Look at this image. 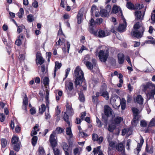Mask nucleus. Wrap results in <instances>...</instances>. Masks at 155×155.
Instances as JSON below:
<instances>
[{"instance_id":"obj_12","label":"nucleus","mask_w":155,"mask_h":155,"mask_svg":"<svg viewBox=\"0 0 155 155\" xmlns=\"http://www.w3.org/2000/svg\"><path fill=\"white\" fill-rule=\"evenodd\" d=\"M124 60V55L121 53H119L118 54V61L120 64H122Z\"/></svg>"},{"instance_id":"obj_4","label":"nucleus","mask_w":155,"mask_h":155,"mask_svg":"<svg viewBox=\"0 0 155 155\" xmlns=\"http://www.w3.org/2000/svg\"><path fill=\"white\" fill-rule=\"evenodd\" d=\"M109 50H101L98 53V56L101 61L105 62L109 56Z\"/></svg>"},{"instance_id":"obj_48","label":"nucleus","mask_w":155,"mask_h":155,"mask_svg":"<svg viewBox=\"0 0 155 155\" xmlns=\"http://www.w3.org/2000/svg\"><path fill=\"white\" fill-rule=\"evenodd\" d=\"M155 126V119L153 118L150 122L149 124V127Z\"/></svg>"},{"instance_id":"obj_61","label":"nucleus","mask_w":155,"mask_h":155,"mask_svg":"<svg viewBox=\"0 0 155 155\" xmlns=\"http://www.w3.org/2000/svg\"><path fill=\"white\" fill-rule=\"evenodd\" d=\"M84 50H87V49L84 46L82 45L80 50L78 51V52L81 53Z\"/></svg>"},{"instance_id":"obj_34","label":"nucleus","mask_w":155,"mask_h":155,"mask_svg":"<svg viewBox=\"0 0 155 155\" xmlns=\"http://www.w3.org/2000/svg\"><path fill=\"white\" fill-rule=\"evenodd\" d=\"M142 25L141 21L137 22L134 25V29H137Z\"/></svg>"},{"instance_id":"obj_62","label":"nucleus","mask_w":155,"mask_h":155,"mask_svg":"<svg viewBox=\"0 0 155 155\" xmlns=\"http://www.w3.org/2000/svg\"><path fill=\"white\" fill-rule=\"evenodd\" d=\"M103 139V137H100L99 138L98 137L96 141L98 142L99 144H100L102 142Z\"/></svg>"},{"instance_id":"obj_19","label":"nucleus","mask_w":155,"mask_h":155,"mask_svg":"<svg viewBox=\"0 0 155 155\" xmlns=\"http://www.w3.org/2000/svg\"><path fill=\"white\" fill-rule=\"evenodd\" d=\"M109 12L105 9H101L100 11V14L102 17H105L107 16Z\"/></svg>"},{"instance_id":"obj_7","label":"nucleus","mask_w":155,"mask_h":155,"mask_svg":"<svg viewBox=\"0 0 155 155\" xmlns=\"http://www.w3.org/2000/svg\"><path fill=\"white\" fill-rule=\"evenodd\" d=\"M104 111L105 115L108 117L110 115L112 114L111 109L107 105H105L104 107Z\"/></svg>"},{"instance_id":"obj_45","label":"nucleus","mask_w":155,"mask_h":155,"mask_svg":"<svg viewBox=\"0 0 155 155\" xmlns=\"http://www.w3.org/2000/svg\"><path fill=\"white\" fill-rule=\"evenodd\" d=\"M89 29V31L91 33L95 35H97V31L95 30L92 27H90Z\"/></svg>"},{"instance_id":"obj_50","label":"nucleus","mask_w":155,"mask_h":155,"mask_svg":"<svg viewBox=\"0 0 155 155\" xmlns=\"http://www.w3.org/2000/svg\"><path fill=\"white\" fill-rule=\"evenodd\" d=\"M23 104L25 105H28V98L26 94H25L23 99Z\"/></svg>"},{"instance_id":"obj_41","label":"nucleus","mask_w":155,"mask_h":155,"mask_svg":"<svg viewBox=\"0 0 155 155\" xmlns=\"http://www.w3.org/2000/svg\"><path fill=\"white\" fill-rule=\"evenodd\" d=\"M63 148L64 151V153L66 152H68L69 150V147L66 143H64L63 145Z\"/></svg>"},{"instance_id":"obj_15","label":"nucleus","mask_w":155,"mask_h":155,"mask_svg":"<svg viewBox=\"0 0 155 155\" xmlns=\"http://www.w3.org/2000/svg\"><path fill=\"white\" fill-rule=\"evenodd\" d=\"M61 65L62 64L61 63H59L58 62V61H56L55 62V65L54 73V78H55V77L57 70L59 69L61 67Z\"/></svg>"},{"instance_id":"obj_37","label":"nucleus","mask_w":155,"mask_h":155,"mask_svg":"<svg viewBox=\"0 0 155 155\" xmlns=\"http://www.w3.org/2000/svg\"><path fill=\"white\" fill-rule=\"evenodd\" d=\"M49 79L47 77H45L43 80V83L45 85H46L49 84Z\"/></svg>"},{"instance_id":"obj_5","label":"nucleus","mask_w":155,"mask_h":155,"mask_svg":"<svg viewBox=\"0 0 155 155\" xmlns=\"http://www.w3.org/2000/svg\"><path fill=\"white\" fill-rule=\"evenodd\" d=\"M145 12V11H143V12H142L140 10L135 11L134 13L135 19L140 20H143Z\"/></svg>"},{"instance_id":"obj_58","label":"nucleus","mask_w":155,"mask_h":155,"mask_svg":"<svg viewBox=\"0 0 155 155\" xmlns=\"http://www.w3.org/2000/svg\"><path fill=\"white\" fill-rule=\"evenodd\" d=\"M98 137V136L96 134H94L92 135V138L94 141H96Z\"/></svg>"},{"instance_id":"obj_26","label":"nucleus","mask_w":155,"mask_h":155,"mask_svg":"<svg viewBox=\"0 0 155 155\" xmlns=\"http://www.w3.org/2000/svg\"><path fill=\"white\" fill-rule=\"evenodd\" d=\"M66 86L68 88L67 90H73L74 88L73 84L71 82H69L66 84Z\"/></svg>"},{"instance_id":"obj_39","label":"nucleus","mask_w":155,"mask_h":155,"mask_svg":"<svg viewBox=\"0 0 155 155\" xmlns=\"http://www.w3.org/2000/svg\"><path fill=\"white\" fill-rule=\"evenodd\" d=\"M116 127V126L114 125L110 124L108 126V128L109 131L113 132Z\"/></svg>"},{"instance_id":"obj_22","label":"nucleus","mask_w":155,"mask_h":155,"mask_svg":"<svg viewBox=\"0 0 155 155\" xmlns=\"http://www.w3.org/2000/svg\"><path fill=\"white\" fill-rule=\"evenodd\" d=\"M19 138L16 136L13 137L12 139V145L16 144L17 143H19Z\"/></svg>"},{"instance_id":"obj_44","label":"nucleus","mask_w":155,"mask_h":155,"mask_svg":"<svg viewBox=\"0 0 155 155\" xmlns=\"http://www.w3.org/2000/svg\"><path fill=\"white\" fill-rule=\"evenodd\" d=\"M28 21L29 22H31L34 20L33 16L31 14L28 15L27 17Z\"/></svg>"},{"instance_id":"obj_25","label":"nucleus","mask_w":155,"mask_h":155,"mask_svg":"<svg viewBox=\"0 0 155 155\" xmlns=\"http://www.w3.org/2000/svg\"><path fill=\"white\" fill-rule=\"evenodd\" d=\"M12 147H13L14 150L16 151H19L20 147V143H17L16 144L12 145Z\"/></svg>"},{"instance_id":"obj_40","label":"nucleus","mask_w":155,"mask_h":155,"mask_svg":"<svg viewBox=\"0 0 155 155\" xmlns=\"http://www.w3.org/2000/svg\"><path fill=\"white\" fill-rule=\"evenodd\" d=\"M18 27L17 32L19 34L22 31L23 29L25 28V27L23 25H21L19 26H17Z\"/></svg>"},{"instance_id":"obj_9","label":"nucleus","mask_w":155,"mask_h":155,"mask_svg":"<svg viewBox=\"0 0 155 155\" xmlns=\"http://www.w3.org/2000/svg\"><path fill=\"white\" fill-rule=\"evenodd\" d=\"M123 21L124 24H120L118 28V31L121 32H123L126 28L127 24L125 19L124 18L123 19Z\"/></svg>"},{"instance_id":"obj_59","label":"nucleus","mask_w":155,"mask_h":155,"mask_svg":"<svg viewBox=\"0 0 155 155\" xmlns=\"http://www.w3.org/2000/svg\"><path fill=\"white\" fill-rule=\"evenodd\" d=\"M22 43L21 41V40L20 39L18 38L15 41V44L18 46L20 45Z\"/></svg>"},{"instance_id":"obj_28","label":"nucleus","mask_w":155,"mask_h":155,"mask_svg":"<svg viewBox=\"0 0 155 155\" xmlns=\"http://www.w3.org/2000/svg\"><path fill=\"white\" fill-rule=\"evenodd\" d=\"M46 109V107L45 104H42L41 105V107L39 108V112L40 114H42L45 111Z\"/></svg>"},{"instance_id":"obj_24","label":"nucleus","mask_w":155,"mask_h":155,"mask_svg":"<svg viewBox=\"0 0 155 155\" xmlns=\"http://www.w3.org/2000/svg\"><path fill=\"white\" fill-rule=\"evenodd\" d=\"M132 110L133 113L134 117L137 116V117H140L139 115V111L138 109L136 108L133 107Z\"/></svg>"},{"instance_id":"obj_3","label":"nucleus","mask_w":155,"mask_h":155,"mask_svg":"<svg viewBox=\"0 0 155 155\" xmlns=\"http://www.w3.org/2000/svg\"><path fill=\"white\" fill-rule=\"evenodd\" d=\"M55 133V132H53L51 134L50 137L49 141L51 146L52 147V149L54 151V155H60L59 150L58 149L54 147L57 143V141L54 138Z\"/></svg>"},{"instance_id":"obj_42","label":"nucleus","mask_w":155,"mask_h":155,"mask_svg":"<svg viewBox=\"0 0 155 155\" xmlns=\"http://www.w3.org/2000/svg\"><path fill=\"white\" fill-rule=\"evenodd\" d=\"M79 99L81 102H84L85 100V98L83 94L81 92L79 94Z\"/></svg>"},{"instance_id":"obj_29","label":"nucleus","mask_w":155,"mask_h":155,"mask_svg":"<svg viewBox=\"0 0 155 155\" xmlns=\"http://www.w3.org/2000/svg\"><path fill=\"white\" fill-rule=\"evenodd\" d=\"M2 146L3 148L5 147L7 144V141L6 139L2 138L1 140Z\"/></svg>"},{"instance_id":"obj_16","label":"nucleus","mask_w":155,"mask_h":155,"mask_svg":"<svg viewBox=\"0 0 155 155\" xmlns=\"http://www.w3.org/2000/svg\"><path fill=\"white\" fill-rule=\"evenodd\" d=\"M71 125L70 124V125H68V127L67 128L66 130V134L69 136L70 138H71L73 137V134L71 132Z\"/></svg>"},{"instance_id":"obj_49","label":"nucleus","mask_w":155,"mask_h":155,"mask_svg":"<svg viewBox=\"0 0 155 155\" xmlns=\"http://www.w3.org/2000/svg\"><path fill=\"white\" fill-rule=\"evenodd\" d=\"M65 41L64 39L63 38H62L61 39L60 38L58 41L56 43V45H60L62 44V43H64Z\"/></svg>"},{"instance_id":"obj_14","label":"nucleus","mask_w":155,"mask_h":155,"mask_svg":"<svg viewBox=\"0 0 155 155\" xmlns=\"http://www.w3.org/2000/svg\"><path fill=\"white\" fill-rule=\"evenodd\" d=\"M110 35V32H106L103 30L99 31L98 32V36L100 38H103L107 36Z\"/></svg>"},{"instance_id":"obj_38","label":"nucleus","mask_w":155,"mask_h":155,"mask_svg":"<svg viewBox=\"0 0 155 155\" xmlns=\"http://www.w3.org/2000/svg\"><path fill=\"white\" fill-rule=\"evenodd\" d=\"M24 14V9L22 8H21L19 10V12L17 13L18 15L20 18L22 17L23 14Z\"/></svg>"},{"instance_id":"obj_36","label":"nucleus","mask_w":155,"mask_h":155,"mask_svg":"<svg viewBox=\"0 0 155 155\" xmlns=\"http://www.w3.org/2000/svg\"><path fill=\"white\" fill-rule=\"evenodd\" d=\"M39 154V155H45L44 148L42 147H39L38 149Z\"/></svg>"},{"instance_id":"obj_43","label":"nucleus","mask_w":155,"mask_h":155,"mask_svg":"<svg viewBox=\"0 0 155 155\" xmlns=\"http://www.w3.org/2000/svg\"><path fill=\"white\" fill-rule=\"evenodd\" d=\"M101 95L105 98L106 100H108L109 98L108 94L107 92L106 91L103 92Z\"/></svg>"},{"instance_id":"obj_51","label":"nucleus","mask_w":155,"mask_h":155,"mask_svg":"<svg viewBox=\"0 0 155 155\" xmlns=\"http://www.w3.org/2000/svg\"><path fill=\"white\" fill-rule=\"evenodd\" d=\"M122 120V118L119 117L115 118L114 119V121L117 124H119Z\"/></svg>"},{"instance_id":"obj_20","label":"nucleus","mask_w":155,"mask_h":155,"mask_svg":"<svg viewBox=\"0 0 155 155\" xmlns=\"http://www.w3.org/2000/svg\"><path fill=\"white\" fill-rule=\"evenodd\" d=\"M112 11L113 13H116L118 12H120L122 14V12L121 8L119 7L116 5H114L112 9Z\"/></svg>"},{"instance_id":"obj_10","label":"nucleus","mask_w":155,"mask_h":155,"mask_svg":"<svg viewBox=\"0 0 155 155\" xmlns=\"http://www.w3.org/2000/svg\"><path fill=\"white\" fill-rule=\"evenodd\" d=\"M66 110L67 113L69 115H72L74 114V111L71 106L67 104L66 105Z\"/></svg>"},{"instance_id":"obj_17","label":"nucleus","mask_w":155,"mask_h":155,"mask_svg":"<svg viewBox=\"0 0 155 155\" xmlns=\"http://www.w3.org/2000/svg\"><path fill=\"white\" fill-rule=\"evenodd\" d=\"M139 117H134L131 121V124L133 127L136 126L138 123Z\"/></svg>"},{"instance_id":"obj_1","label":"nucleus","mask_w":155,"mask_h":155,"mask_svg":"<svg viewBox=\"0 0 155 155\" xmlns=\"http://www.w3.org/2000/svg\"><path fill=\"white\" fill-rule=\"evenodd\" d=\"M74 77L75 78L74 83L76 86L80 85L84 80V73L79 66H77L75 69Z\"/></svg>"},{"instance_id":"obj_64","label":"nucleus","mask_w":155,"mask_h":155,"mask_svg":"<svg viewBox=\"0 0 155 155\" xmlns=\"http://www.w3.org/2000/svg\"><path fill=\"white\" fill-rule=\"evenodd\" d=\"M108 142L109 146L111 147H115V144L113 141H111Z\"/></svg>"},{"instance_id":"obj_13","label":"nucleus","mask_w":155,"mask_h":155,"mask_svg":"<svg viewBox=\"0 0 155 155\" xmlns=\"http://www.w3.org/2000/svg\"><path fill=\"white\" fill-rule=\"evenodd\" d=\"M36 59L37 62L40 65L43 64L45 61L44 60L42 57L40 55V54H37L36 55Z\"/></svg>"},{"instance_id":"obj_11","label":"nucleus","mask_w":155,"mask_h":155,"mask_svg":"<svg viewBox=\"0 0 155 155\" xmlns=\"http://www.w3.org/2000/svg\"><path fill=\"white\" fill-rule=\"evenodd\" d=\"M116 149L119 151L121 152L123 151L122 154H124V148L122 143H120L117 144Z\"/></svg>"},{"instance_id":"obj_8","label":"nucleus","mask_w":155,"mask_h":155,"mask_svg":"<svg viewBox=\"0 0 155 155\" xmlns=\"http://www.w3.org/2000/svg\"><path fill=\"white\" fill-rule=\"evenodd\" d=\"M84 11V9L81 8L79 11L77 15V22L78 24H80L81 22V19L83 15V12Z\"/></svg>"},{"instance_id":"obj_52","label":"nucleus","mask_w":155,"mask_h":155,"mask_svg":"<svg viewBox=\"0 0 155 155\" xmlns=\"http://www.w3.org/2000/svg\"><path fill=\"white\" fill-rule=\"evenodd\" d=\"M64 130L61 127H57L56 128L55 130V133L57 132L58 134H60L62 133Z\"/></svg>"},{"instance_id":"obj_31","label":"nucleus","mask_w":155,"mask_h":155,"mask_svg":"<svg viewBox=\"0 0 155 155\" xmlns=\"http://www.w3.org/2000/svg\"><path fill=\"white\" fill-rule=\"evenodd\" d=\"M146 150L147 152L150 153H152L153 152V148L152 146L148 147L147 145Z\"/></svg>"},{"instance_id":"obj_47","label":"nucleus","mask_w":155,"mask_h":155,"mask_svg":"<svg viewBox=\"0 0 155 155\" xmlns=\"http://www.w3.org/2000/svg\"><path fill=\"white\" fill-rule=\"evenodd\" d=\"M96 24L95 22L94 19L91 18V19L90 20L89 24L90 26V27H94Z\"/></svg>"},{"instance_id":"obj_56","label":"nucleus","mask_w":155,"mask_h":155,"mask_svg":"<svg viewBox=\"0 0 155 155\" xmlns=\"http://www.w3.org/2000/svg\"><path fill=\"white\" fill-rule=\"evenodd\" d=\"M96 122L97 123V124L98 125V126L99 127H101L102 126L103 124H102L101 120H99V119L97 117H96Z\"/></svg>"},{"instance_id":"obj_32","label":"nucleus","mask_w":155,"mask_h":155,"mask_svg":"<svg viewBox=\"0 0 155 155\" xmlns=\"http://www.w3.org/2000/svg\"><path fill=\"white\" fill-rule=\"evenodd\" d=\"M143 7V4H140L139 3L136 4L134 6V9L138 10H140Z\"/></svg>"},{"instance_id":"obj_35","label":"nucleus","mask_w":155,"mask_h":155,"mask_svg":"<svg viewBox=\"0 0 155 155\" xmlns=\"http://www.w3.org/2000/svg\"><path fill=\"white\" fill-rule=\"evenodd\" d=\"M38 140V137L37 136H34L32 138V145L33 146H35L36 144L37 143Z\"/></svg>"},{"instance_id":"obj_60","label":"nucleus","mask_w":155,"mask_h":155,"mask_svg":"<svg viewBox=\"0 0 155 155\" xmlns=\"http://www.w3.org/2000/svg\"><path fill=\"white\" fill-rule=\"evenodd\" d=\"M19 58L20 61H23L25 58V56L24 54H21L19 56Z\"/></svg>"},{"instance_id":"obj_6","label":"nucleus","mask_w":155,"mask_h":155,"mask_svg":"<svg viewBox=\"0 0 155 155\" xmlns=\"http://www.w3.org/2000/svg\"><path fill=\"white\" fill-rule=\"evenodd\" d=\"M144 31V28L142 27V33L140 32L138 30H135L133 31H132L131 32V34L132 36L134 37L140 38L142 37Z\"/></svg>"},{"instance_id":"obj_23","label":"nucleus","mask_w":155,"mask_h":155,"mask_svg":"<svg viewBox=\"0 0 155 155\" xmlns=\"http://www.w3.org/2000/svg\"><path fill=\"white\" fill-rule=\"evenodd\" d=\"M136 101L140 104H143V99L141 95H139L136 97Z\"/></svg>"},{"instance_id":"obj_30","label":"nucleus","mask_w":155,"mask_h":155,"mask_svg":"<svg viewBox=\"0 0 155 155\" xmlns=\"http://www.w3.org/2000/svg\"><path fill=\"white\" fill-rule=\"evenodd\" d=\"M141 145L140 143H138L137 147L134 150V153L138 154L141 150Z\"/></svg>"},{"instance_id":"obj_53","label":"nucleus","mask_w":155,"mask_h":155,"mask_svg":"<svg viewBox=\"0 0 155 155\" xmlns=\"http://www.w3.org/2000/svg\"><path fill=\"white\" fill-rule=\"evenodd\" d=\"M147 124L146 122L144 120H141L140 122V125L143 127H145L147 126Z\"/></svg>"},{"instance_id":"obj_54","label":"nucleus","mask_w":155,"mask_h":155,"mask_svg":"<svg viewBox=\"0 0 155 155\" xmlns=\"http://www.w3.org/2000/svg\"><path fill=\"white\" fill-rule=\"evenodd\" d=\"M5 116L3 113H0V121L3 122L5 120Z\"/></svg>"},{"instance_id":"obj_21","label":"nucleus","mask_w":155,"mask_h":155,"mask_svg":"<svg viewBox=\"0 0 155 155\" xmlns=\"http://www.w3.org/2000/svg\"><path fill=\"white\" fill-rule=\"evenodd\" d=\"M84 63L88 69L91 70L93 69V65H92L91 62L87 61H84Z\"/></svg>"},{"instance_id":"obj_18","label":"nucleus","mask_w":155,"mask_h":155,"mask_svg":"<svg viewBox=\"0 0 155 155\" xmlns=\"http://www.w3.org/2000/svg\"><path fill=\"white\" fill-rule=\"evenodd\" d=\"M76 93V91L74 90H67V93L69 97H71L75 96Z\"/></svg>"},{"instance_id":"obj_33","label":"nucleus","mask_w":155,"mask_h":155,"mask_svg":"<svg viewBox=\"0 0 155 155\" xmlns=\"http://www.w3.org/2000/svg\"><path fill=\"white\" fill-rule=\"evenodd\" d=\"M126 7L130 9H134V5L130 2H127Z\"/></svg>"},{"instance_id":"obj_55","label":"nucleus","mask_w":155,"mask_h":155,"mask_svg":"<svg viewBox=\"0 0 155 155\" xmlns=\"http://www.w3.org/2000/svg\"><path fill=\"white\" fill-rule=\"evenodd\" d=\"M113 137V135L111 134H108L107 137V140L108 142L111 141Z\"/></svg>"},{"instance_id":"obj_2","label":"nucleus","mask_w":155,"mask_h":155,"mask_svg":"<svg viewBox=\"0 0 155 155\" xmlns=\"http://www.w3.org/2000/svg\"><path fill=\"white\" fill-rule=\"evenodd\" d=\"M143 91L145 92L148 89L151 90L150 92L147 94V96L149 99L153 98L154 95L155 94V85L150 83H148L143 85Z\"/></svg>"},{"instance_id":"obj_46","label":"nucleus","mask_w":155,"mask_h":155,"mask_svg":"<svg viewBox=\"0 0 155 155\" xmlns=\"http://www.w3.org/2000/svg\"><path fill=\"white\" fill-rule=\"evenodd\" d=\"M101 147L100 146L97 147V148H94V150L93 151L94 155H95L96 153H97L99 151V152H101L100 151V149Z\"/></svg>"},{"instance_id":"obj_63","label":"nucleus","mask_w":155,"mask_h":155,"mask_svg":"<svg viewBox=\"0 0 155 155\" xmlns=\"http://www.w3.org/2000/svg\"><path fill=\"white\" fill-rule=\"evenodd\" d=\"M33 7L35 8H37L38 6V2L36 1H35L32 3Z\"/></svg>"},{"instance_id":"obj_57","label":"nucleus","mask_w":155,"mask_h":155,"mask_svg":"<svg viewBox=\"0 0 155 155\" xmlns=\"http://www.w3.org/2000/svg\"><path fill=\"white\" fill-rule=\"evenodd\" d=\"M74 155H76L77 154H79V153L80 154L79 152V150L78 148L76 147L74 149Z\"/></svg>"},{"instance_id":"obj_27","label":"nucleus","mask_w":155,"mask_h":155,"mask_svg":"<svg viewBox=\"0 0 155 155\" xmlns=\"http://www.w3.org/2000/svg\"><path fill=\"white\" fill-rule=\"evenodd\" d=\"M63 119L66 122L67 124L69 125H70V122L68 120L69 117L66 112H64Z\"/></svg>"}]
</instances>
